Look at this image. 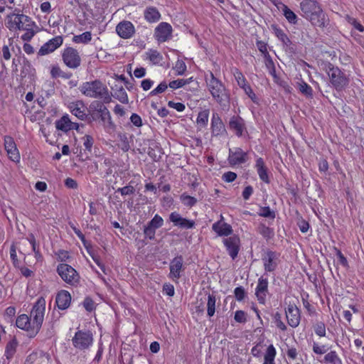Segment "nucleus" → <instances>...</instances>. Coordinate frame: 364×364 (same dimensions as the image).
I'll return each instance as SVG.
<instances>
[{"mask_svg": "<svg viewBox=\"0 0 364 364\" xmlns=\"http://www.w3.org/2000/svg\"><path fill=\"white\" fill-rule=\"evenodd\" d=\"M105 104L102 100H94L89 106V112L97 113L100 119H105V116L109 119V111Z\"/></svg>", "mask_w": 364, "mask_h": 364, "instance_id": "obj_22", "label": "nucleus"}, {"mask_svg": "<svg viewBox=\"0 0 364 364\" xmlns=\"http://www.w3.org/2000/svg\"><path fill=\"white\" fill-rule=\"evenodd\" d=\"M168 86V85L165 81H163L155 89L151 90L149 95L151 96H155L161 94L166 90Z\"/></svg>", "mask_w": 364, "mask_h": 364, "instance_id": "obj_48", "label": "nucleus"}, {"mask_svg": "<svg viewBox=\"0 0 364 364\" xmlns=\"http://www.w3.org/2000/svg\"><path fill=\"white\" fill-rule=\"evenodd\" d=\"M16 325L18 328L26 331L28 336L31 338L32 325L31 324V320L27 315L21 314L18 316L16 321Z\"/></svg>", "mask_w": 364, "mask_h": 364, "instance_id": "obj_29", "label": "nucleus"}, {"mask_svg": "<svg viewBox=\"0 0 364 364\" xmlns=\"http://www.w3.org/2000/svg\"><path fill=\"white\" fill-rule=\"evenodd\" d=\"M232 73L235 77V80L237 82V85L240 87L244 86L247 83V80L244 75L237 68H234L232 70Z\"/></svg>", "mask_w": 364, "mask_h": 364, "instance_id": "obj_42", "label": "nucleus"}, {"mask_svg": "<svg viewBox=\"0 0 364 364\" xmlns=\"http://www.w3.org/2000/svg\"><path fill=\"white\" fill-rule=\"evenodd\" d=\"M274 322L276 326L279 328L282 331H285L287 330V326L285 323L282 320V314L279 312H276L273 316Z\"/></svg>", "mask_w": 364, "mask_h": 364, "instance_id": "obj_44", "label": "nucleus"}, {"mask_svg": "<svg viewBox=\"0 0 364 364\" xmlns=\"http://www.w3.org/2000/svg\"><path fill=\"white\" fill-rule=\"evenodd\" d=\"M191 79L185 80V79H178L176 80L171 81L168 84V87L171 89H178L183 87L184 85L189 83Z\"/></svg>", "mask_w": 364, "mask_h": 364, "instance_id": "obj_45", "label": "nucleus"}, {"mask_svg": "<svg viewBox=\"0 0 364 364\" xmlns=\"http://www.w3.org/2000/svg\"><path fill=\"white\" fill-rule=\"evenodd\" d=\"M268 284L267 278H264L263 276L259 278L255 289V295L259 304H264L266 302V297L269 293Z\"/></svg>", "mask_w": 364, "mask_h": 364, "instance_id": "obj_18", "label": "nucleus"}, {"mask_svg": "<svg viewBox=\"0 0 364 364\" xmlns=\"http://www.w3.org/2000/svg\"><path fill=\"white\" fill-rule=\"evenodd\" d=\"M168 106L176 109L178 112H183L186 108L184 104L181 102H174L173 101H169L168 102Z\"/></svg>", "mask_w": 364, "mask_h": 364, "instance_id": "obj_64", "label": "nucleus"}, {"mask_svg": "<svg viewBox=\"0 0 364 364\" xmlns=\"http://www.w3.org/2000/svg\"><path fill=\"white\" fill-rule=\"evenodd\" d=\"M271 29L277 38L282 42L284 51L291 55L296 53L297 46L292 42L284 31L276 24L271 25Z\"/></svg>", "mask_w": 364, "mask_h": 364, "instance_id": "obj_7", "label": "nucleus"}, {"mask_svg": "<svg viewBox=\"0 0 364 364\" xmlns=\"http://www.w3.org/2000/svg\"><path fill=\"white\" fill-rule=\"evenodd\" d=\"M326 72L329 77L332 86L338 91L344 90L349 83V80L344 73L331 63L326 66Z\"/></svg>", "mask_w": 364, "mask_h": 364, "instance_id": "obj_6", "label": "nucleus"}, {"mask_svg": "<svg viewBox=\"0 0 364 364\" xmlns=\"http://www.w3.org/2000/svg\"><path fill=\"white\" fill-rule=\"evenodd\" d=\"M57 272L62 279L70 285L76 286L80 282V276L76 270L68 264H60Z\"/></svg>", "mask_w": 364, "mask_h": 364, "instance_id": "obj_8", "label": "nucleus"}, {"mask_svg": "<svg viewBox=\"0 0 364 364\" xmlns=\"http://www.w3.org/2000/svg\"><path fill=\"white\" fill-rule=\"evenodd\" d=\"M71 295L66 290L60 291L55 298V303L59 309L65 310L70 306Z\"/></svg>", "mask_w": 364, "mask_h": 364, "instance_id": "obj_25", "label": "nucleus"}, {"mask_svg": "<svg viewBox=\"0 0 364 364\" xmlns=\"http://www.w3.org/2000/svg\"><path fill=\"white\" fill-rule=\"evenodd\" d=\"M299 90L301 94L306 97H311L313 96V90L311 87L304 81H301L299 83Z\"/></svg>", "mask_w": 364, "mask_h": 364, "instance_id": "obj_41", "label": "nucleus"}, {"mask_svg": "<svg viewBox=\"0 0 364 364\" xmlns=\"http://www.w3.org/2000/svg\"><path fill=\"white\" fill-rule=\"evenodd\" d=\"M156 230V228H154L147 224V225L145 226L144 229V234L145 237L149 240H154L155 238Z\"/></svg>", "mask_w": 364, "mask_h": 364, "instance_id": "obj_52", "label": "nucleus"}, {"mask_svg": "<svg viewBox=\"0 0 364 364\" xmlns=\"http://www.w3.org/2000/svg\"><path fill=\"white\" fill-rule=\"evenodd\" d=\"M237 178V174L232 171H228L223 173L222 178L224 181L230 183L234 181Z\"/></svg>", "mask_w": 364, "mask_h": 364, "instance_id": "obj_61", "label": "nucleus"}, {"mask_svg": "<svg viewBox=\"0 0 364 364\" xmlns=\"http://www.w3.org/2000/svg\"><path fill=\"white\" fill-rule=\"evenodd\" d=\"M62 60L70 69H77L81 65V58L78 51L73 47H67L62 51Z\"/></svg>", "mask_w": 364, "mask_h": 364, "instance_id": "obj_9", "label": "nucleus"}, {"mask_svg": "<svg viewBox=\"0 0 364 364\" xmlns=\"http://www.w3.org/2000/svg\"><path fill=\"white\" fill-rule=\"evenodd\" d=\"M285 313L288 324L292 328L297 327L300 323L301 316L300 310L296 305L289 304Z\"/></svg>", "mask_w": 364, "mask_h": 364, "instance_id": "obj_16", "label": "nucleus"}, {"mask_svg": "<svg viewBox=\"0 0 364 364\" xmlns=\"http://www.w3.org/2000/svg\"><path fill=\"white\" fill-rule=\"evenodd\" d=\"M346 19L348 23L352 25L356 30L360 32L364 31V26L356 18L347 16Z\"/></svg>", "mask_w": 364, "mask_h": 364, "instance_id": "obj_49", "label": "nucleus"}, {"mask_svg": "<svg viewBox=\"0 0 364 364\" xmlns=\"http://www.w3.org/2000/svg\"><path fill=\"white\" fill-rule=\"evenodd\" d=\"M210 129L213 136L222 135L225 132V127L221 117L216 112L212 114Z\"/></svg>", "mask_w": 364, "mask_h": 364, "instance_id": "obj_24", "label": "nucleus"}, {"mask_svg": "<svg viewBox=\"0 0 364 364\" xmlns=\"http://www.w3.org/2000/svg\"><path fill=\"white\" fill-rule=\"evenodd\" d=\"M135 191V188L132 186H126L122 188H119L117 192H119L122 196H127L133 194Z\"/></svg>", "mask_w": 364, "mask_h": 364, "instance_id": "obj_58", "label": "nucleus"}, {"mask_svg": "<svg viewBox=\"0 0 364 364\" xmlns=\"http://www.w3.org/2000/svg\"><path fill=\"white\" fill-rule=\"evenodd\" d=\"M130 121L136 127H141L143 125L141 117L136 113L131 115Z\"/></svg>", "mask_w": 364, "mask_h": 364, "instance_id": "obj_59", "label": "nucleus"}, {"mask_svg": "<svg viewBox=\"0 0 364 364\" xmlns=\"http://www.w3.org/2000/svg\"><path fill=\"white\" fill-rule=\"evenodd\" d=\"M169 269L168 278L174 282H178L181 277V272L184 270L183 257L182 255H177L171 260Z\"/></svg>", "mask_w": 364, "mask_h": 364, "instance_id": "obj_12", "label": "nucleus"}, {"mask_svg": "<svg viewBox=\"0 0 364 364\" xmlns=\"http://www.w3.org/2000/svg\"><path fill=\"white\" fill-rule=\"evenodd\" d=\"M279 4L280 5L279 6L282 8L283 15L284 16L287 21L291 24H296L298 21V18L296 14L284 4Z\"/></svg>", "mask_w": 364, "mask_h": 364, "instance_id": "obj_32", "label": "nucleus"}, {"mask_svg": "<svg viewBox=\"0 0 364 364\" xmlns=\"http://www.w3.org/2000/svg\"><path fill=\"white\" fill-rule=\"evenodd\" d=\"M315 333L320 337L326 336V326L323 322H318L314 326Z\"/></svg>", "mask_w": 364, "mask_h": 364, "instance_id": "obj_56", "label": "nucleus"}, {"mask_svg": "<svg viewBox=\"0 0 364 364\" xmlns=\"http://www.w3.org/2000/svg\"><path fill=\"white\" fill-rule=\"evenodd\" d=\"M245 92V94L252 100V102H256L257 97L255 92H253L252 89L246 83L244 86L240 87Z\"/></svg>", "mask_w": 364, "mask_h": 364, "instance_id": "obj_53", "label": "nucleus"}, {"mask_svg": "<svg viewBox=\"0 0 364 364\" xmlns=\"http://www.w3.org/2000/svg\"><path fill=\"white\" fill-rule=\"evenodd\" d=\"M172 27L166 22L160 23L154 31V37L159 43H164L169 40L172 36Z\"/></svg>", "mask_w": 364, "mask_h": 364, "instance_id": "obj_13", "label": "nucleus"}, {"mask_svg": "<svg viewBox=\"0 0 364 364\" xmlns=\"http://www.w3.org/2000/svg\"><path fill=\"white\" fill-rule=\"evenodd\" d=\"M72 122L68 115L63 116L59 120L55 122L56 129L67 132L72 129Z\"/></svg>", "mask_w": 364, "mask_h": 364, "instance_id": "obj_31", "label": "nucleus"}, {"mask_svg": "<svg viewBox=\"0 0 364 364\" xmlns=\"http://www.w3.org/2000/svg\"><path fill=\"white\" fill-rule=\"evenodd\" d=\"M259 215L264 218H274L275 213L269 206L261 207L259 209Z\"/></svg>", "mask_w": 364, "mask_h": 364, "instance_id": "obj_47", "label": "nucleus"}, {"mask_svg": "<svg viewBox=\"0 0 364 364\" xmlns=\"http://www.w3.org/2000/svg\"><path fill=\"white\" fill-rule=\"evenodd\" d=\"M215 296L208 294L207 303V314L209 317H212L215 312Z\"/></svg>", "mask_w": 364, "mask_h": 364, "instance_id": "obj_37", "label": "nucleus"}, {"mask_svg": "<svg viewBox=\"0 0 364 364\" xmlns=\"http://www.w3.org/2000/svg\"><path fill=\"white\" fill-rule=\"evenodd\" d=\"M5 25L6 28L13 32L24 31L21 39L24 41H30L36 35V25L32 19L23 14L11 13L6 16Z\"/></svg>", "mask_w": 364, "mask_h": 364, "instance_id": "obj_1", "label": "nucleus"}, {"mask_svg": "<svg viewBox=\"0 0 364 364\" xmlns=\"http://www.w3.org/2000/svg\"><path fill=\"white\" fill-rule=\"evenodd\" d=\"M4 146L9 159L14 162H18L20 154L12 137L9 136L4 137Z\"/></svg>", "mask_w": 364, "mask_h": 364, "instance_id": "obj_21", "label": "nucleus"}, {"mask_svg": "<svg viewBox=\"0 0 364 364\" xmlns=\"http://www.w3.org/2000/svg\"><path fill=\"white\" fill-rule=\"evenodd\" d=\"M144 16L149 23H156L161 18V14L154 6H148L144 11Z\"/></svg>", "mask_w": 364, "mask_h": 364, "instance_id": "obj_28", "label": "nucleus"}, {"mask_svg": "<svg viewBox=\"0 0 364 364\" xmlns=\"http://www.w3.org/2000/svg\"><path fill=\"white\" fill-rule=\"evenodd\" d=\"M148 225L153 227L154 228L158 229L164 225V220L160 215L156 214L148 223Z\"/></svg>", "mask_w": 364, "mask_h": 364, "instance_id": "obj_46", "label": "nucleus"}, {"mask_svg": "<svg viewBox=\"0 0 364 364\" xmlns=\"http://www.w3.org/2000/svg\"><path fill=\"white\" fill-rule=\"evenodd\" d=\"M234 318L238 323H245L247 321L246 314L242 310H238L235 313Z\"/></svg>", "mask_w": 364, "mask_h": 364, "instance_id": "obj_62", "label": "nucleus"}, {"mask_svg": "<svg viewBox=\"0 0 364 364\" xmlns=\"http://www.w3.org/2000/svg\"><path fill=\"white\" fill-rule=\"evenodd\" d=\"M82 139H83V145H84L85 149H87L89 151H91L92 145L94 143V139H93L92 136L90 135H85L82 138Z\"/></svg>", "mask_w": 364, "mask_h": 364, "instance_id": "obj_57", "label": "nucleus"}, {"mask_svg": "<svg viewBox=\"0 0 364 364\" xmlns=\"http://www.w3.org/2000/svg\"><path fill=\"white\" fill-rule=\"evenodd\" d=\"M45 311L46 300L43 297H40L35 303L31 313L33 318L31 338L35 337L39 332L43 322Z\"/></svg>", "mask_w": 364, "mask_h": 364, "instance_id": "obj_5", "label": "nucleus"}, {"mask_svg": "<svg viewBox=\"0 0 364 364\" xmlns=\"http://www.w3.org/2000/svg\"><path fill=\"white\" fill-rule=\"evenodd\" d=\"M223 244L226 247L228 255L235 259L238 255L240 247V240L237 235H232L223 240Z\"/></svg>", "mask_w": 364, "mask_h": 364, "instance_id": "obj_15", "label": "nucleus"}, {"mask_svg": "<svg viewBox=\"0 0 364 364\" xmlns=\"http://www.w3.org/2000/svg\"><path fill=\"white\" fill-rule=\"evenodd\" d=\"M92 342V333L90 331H77L72 339L73 346L79 350L88 348Z\"/></svg>", "mask_w": 364, "mask_h": 364, "instance_id": "obj_10", "label": "nucleus"}, {"mask_svg": "<svg viewBox=\"0 0 364 364\" xmlns=\"http://www.w3.org/2000/svg\"><path fill=\"white\" fill-rule=\"evenodd\" d=\"M112 96L123 104H127L129 102L128 95L122 86L117 87V85H116V89Z\"/></svg>", "mask_w": 364, "mask_h": 364, "instance_id": "obj_34", "label": "nucleus"}, {"mask_svg": "<svg viewBox=\"0 0 364 364\" xmlns=\"http://www.w3.org/2000/svg\"><path fill=\"white\" fill-rule=\"evenodd\" d=\"M63 70L58 65H53L50 70V75L53 78L60 77Z\"/></svg>", "mask_w": 364, "mask_h": 364, "instance_id": "obj_63", "label": "nucleus"}, {"mask_svg": "<svg viewBox=\"0 0 364 364\" xmlns=\"http://www.w3.org/2000/svg\"><path fill=\"white\" fill-rule=\"evenodd\" d=\"M279 254L277 252L267 250L262 255V261L265 272H274L279 263Z\"/></svg>", "mask_w": 364, "mask_h": 364, "instance_id": "obj_11", "label": "nucleus"}, {"mask_svg": "<svg viewBox=\"0 0 364 364\" xmlns=\"http://www.w3.org/2000/svg\"><path fill=\"white\" fill-rule=\"evenodd\" d=\"M276 349L273 345H269L267 347L266 353L264 355V360L263 364H275L274 358L276 356Z\"/></svg>", "mask_w": 364, "mask_h": 364, "instance_id": "obj_35", "label": "nucleus"}, {"mask_svg": "<svg viewBox=\"0 0 364 364\" xmlns=\"http://www.w3.org/2000/svg\"><path fill=\"white\" fill-rule=\"evenodd\" d=\"M174 69L177 75H182L186 70V65L183 60H178L176 63Z\"/></svg>", "mask_w": 364, "mask_h": 364, "instance_id": "obj_51", "label": "nucleus"}, {"mask_svg": "<svg viewBox=\"0 0 364 364\" xmlns=\"http://www.w3.org/2000/svg\"><path fill=\"white\" fill-rule=\"evenodd\" d=\"M92 40V33L90 31L84 32L80 35L74 36L73 41L75 43L87 44Z\"/></svg>", "mask_w": 364, "mask_h": 364, "instance_id": "obj_36", "label": "nucleus"}, {"mask_svg": "<svg viewBox=\"0 0 364 364\" xmlns=\"http://www.w3.org/2000/svg\"><path fill=\"white\" fill-rule=\"evenodd\" d=\"M63 43V38L60 36H55L44 43L38 52V55H46L53 53Z\"/></svg>", "mask_w": 364, "mask_h": 364, "instance_id": "obj_17", "label": "nucleus"}, {"mask_svg": "<svg viewBox=\"0 0 364 364\" xmlns=\"http://www.w3.org/2000/svg\"><path fill=\"white\" fill-rule=\"evenodd\" d=\"M205 82L213 98L221 106L227 107L230 97L224 84L215 77L212 72L206 75Z\"/></svg>", "mask_w": 364, "mask_h": 364, "instance_id": "obj_4", "label": "nucleus"}, {"mask_svg": "<svg viewBox=\"0 0 364 364\" xmlns=\"http://www.w3.org/2000/svg\"><path fill=\"white\" fill-rule=\"evenodd\" d=\"M86 109L85 104L80 100L73 102L70 105L71 113L82 121L87 117Z\"/></svg>", "mask_w": 364, "mask_h": 364, "instance_id": "obj_26", "label": "nucleus"}, {"mask_svg": "<svg viewBox=\"0 0 364 364\" xmlns=\"http://www.w3.org/2000/svg\"><path fill=\"white\" fill-rule=\"evenodd\" d=\"M255 168L260 180L266 183H269L270 181L267 173V168L262 158L259 157L256 160Z\"/></svg>", "mask_w": 364, "mask_h": 364, "instance_id": "obj_27", "label": "nucleus"}, {"mask_svg": "<svg viewBox=\"0 0 364 364\" xmlns=\"http://www.w3.org/2000/svg\"><path fill=\"white\" fill-rule=\"evenodd\" d=\"M83 306L87 311L91 312L95 309V302L91 298L86 297L83 301Z\"/></svg>", "mask_w": 364, "mask_h": 364, "instance_id": "obj_60", "label": "nucleus"}, {"mask_svg": "<svg viewBox=\"0 0 364 364\" xmlns=\"http://www.w3.org/2000/svg\"><path fill=\"white\" fill-rule=\"evenodd\" d=\"M300 9L301 15L313 26L325 28L328 25L329 19L317 0H302Z\"/></svg>", "mask_w": 364, "mask_h": 364, "instance_id": "obj_2", "label": "nucleus"}, {"mask_svg": "<svg viewBox=\"0 0 364 364\" xmlns=\"http://www.w3.org/2000/svg\"><path fill=\"white\" fill-rule=\"evenodd\" d=\"M119 138L120 139V141L122 142L121 149L124 152L128 151L129 149H130V146L128 141V138L126 136V134H119Z\"/></svg>", "mask_w": 364, "mask_h": 364, "instance_id": "obj_54", "label": "nucleus"}, {"mask_svg": "<svg viewBox=\"0 0 364 364\" xmlns=\"http://www.w3.org/2000/svg\"><path fill=\"white\" fill-rule=\"evenodd\" d=\"M146 54L147 58L154 65L160 63L163 60L162 55L156 50H149Z\"/></svg>", "mask_w": 364, "mask_h": 364, "instance_id": "obj_38", "label": "nucleus"}, {"mask_svg": "<svg viewBox=\"0 0 364 364\" xmlns=\"http://www.w3.org/2000/svg\"><path fill=\"white\" fill-rule=\"evenodd\" d=\"M229 126L230 129L235 131L237 136H242L244 129V122L242 119L235 116L232 117L230 119Z\"/></svg>", "mask_w": 364, "mask_h": 364, "instance_id": "obj_30", "label": "nucleus"}, {"mask_svg": "<svg viewBox=\"0 0 364 364\" xmlns=\"http://www.w3.org/2000/svg\"><path fill=\"white\" fill-rule=\"evenodd\" d=\"M248 153L241 148L237 147L229 150L228 162L231 166H237L246 163L248 161Z\"/></svg>", "mask_w": 364, "mask_h": 364, "instance_id": "obj_14", "label": "nucleus"}, {"mask_svg": "<svg viewBox=\"0 0 364 364\" xmlns=\"http://www.w3.org/2000/svg\"><path fill=\"white\" fill-rule=\"evenodd\" d=\"M16 342L15 341H10L6 346L5 355L8 359L13 357L16 352Z\"/></svg>", "mask_w": 364, "mask_h": 364, "instance_id": "obj_43", "label": "nucleus"}, {"mask_svg": "<svg viewBox=\"0 0 364 364\" xmlns=\"http://www.w3.org/2000/svg\"><path fill=\"white\" fill-rule=\"evenodd\" d=\"M209 114V109H205L198 112L196 118V124L198 127L204 128L208 125Z\"/></svg>", "mask_w": 364, "mask_h": 364, "instance_id": "obj_33", "label": "nucleus"}, {"mask_svg": "<svg viewBox=\"0 0 364 364\" xmlns=\"http://www.w3.org/2000/svg\"><path fill=\"white\" fill-rule=\"evenodd\" d=\"M258 232L267 239L270 238L272 235V230L264 225H260L258 227Z\"/></svg>", "mask_w": 364, "mask_h": 364, "instance_id": "obj_50", "label": "nucleus"}, {"mask_svg": "<svg viewBox=\"0 0 364 364\" xmlns=\"http://www.w3.org/2000/svg\"><path fill=\"white\" fill-rule=\"evenodd\" d=\"M80 92L85 97L100 99L105 103L112 102V95L107 86L100 80H94L83 82L80 88Z\"/></svg>", "mask_w": 364, "mask_h": 364, "instance_id": "obj_3", "label": "nucleus"}, {"mask_svg": "<svg viewBox=\"0 0 364 364\" xmlns=\"http://www.w3.org/2000/svg\"><path fill=\"white\" fill-rule=\"evenodd\" d=\"M234 294H235V299L238 301H242L246 296V291H245L244 287H242L241 286L237 287L235 289Z\"/></svg>", "mask_w": 364, "mask_h": 364, "instance_id": "obj_55", "label": "nucleus"}, {"mask_svg": "<svg viewBox=\"0 0 364 364\" xmlns=\"http://www.w3.org/2000/svg\"><path fill=\"white\" fill-rule=\"evenodd\" d=\"M180 200L184 205L190 208L194 206L197 203V199L196 198L186 193L181 195Z\"/></svg>", "mask_w": 364, "mask_h": 364, "instance_id": "obj_40", "label": "nucleus"}, {"mask_svg": "<svg viewBox=\"0 0 364 364\" xmlns=\"http://www.w3.org/2000/svg\"><path fill=\"white\" fill-rule=\"evenodd\" d=\"M220 218L221 219L219 221L213 224L212 230L220 237H226L232 235L233 232L232 226L223 222V217L222 215H220Z\"/></svg>", "mask_w": 364, "mask_h": 364, "instance_id": "obj_23", "label": "nucleus"}, {"mask_svg": "<svg viewBox=\"0 0 364 364\" xmlns=\"http://www.w3.org/2000/svg\"><path fill=\"white\" fill-rule=\"evenodd\" d=\"M116 32L122 38L128 39L134 34L135 28L132 22L123 21L116 26Z\"/></svg>", "mask_w": 364, "mask_h": 364, "instance_id": "obj_20", "label": "nucleus"}, {"mask_svg": "<svg viewBox=\"0 0 364 364\" xmlns=\"http://www.w3.org/2000/svg\"><path fill=\"white\" fill-rule=\"evenodd\" d=\"M169 220L175 226L182 229H192L195 228L196 223L194 220H188L177 212H173L169 215Z\"/></svg>", "mask_w": 364, "mask_h": 364, "instance_id": "obj_19", "label": "nucleus"}, {"mask_svg": "<svg viewBox=\"0 0 364 364\" xmlns=\"http://www.w3.org/2000/svg\"><path fill=\"white\" fill-rule=\"evenodd\" d=\"M324 361L331 364H342L341 358L338 356L336 351L331 350L324 357Z\"/></svg>", "mask_w": 364, "mask_h": 364, "instance_id": "obj_39", "label": "nucleus"}]
</instances>
